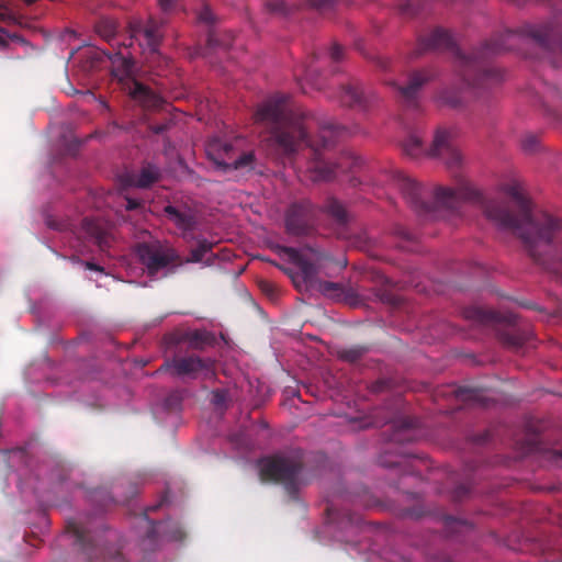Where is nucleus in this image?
<instances>
[{
  "label": "nucleus",
  "instance_id": "obj_1",
  "mask_svg": "<svg viewBox=\"0 0 562 562\" xmlns=\"http://www.w3.org/2000/svg\"><path fill=\"white\" fill-rule=\"evenodd\" d=\"M484 212L486 217L497 226L515 229L530 248L548 244L557 233L562 231V220L559 217L543 214L541 217L532 220L528 211L525 210L518 221L497 201H488L484 206Z\"/></svg>",
  "mask_w": 562,
  "mask_h": 562
},
{
  "label": "nucleus",
  "instance_id": "obj_2",
  "mask_svg": "<svg viewBox=\"0 0 562 562\" xmlns=\"http://www.w3.org/2000/svg\"><path fill=\"white\" fill-rule=\"evenodd\" d=\"M299 469L295 464L278 457L262 459L259 462V473L262 480L284 482L295 477Z\"/></svg>",
  "mask_w": 562,
  "mask_h": 562
},
{
  "label": "nucleus",
  "instance_id": "obj_3",
  "mask_svg": "<svg viewBox=\"0 0 562 562\" xmlns=\"http://www.w3.org/2000/svg\"><path fill=\"white\" fill-rule=\"evenodd\" d=\"M231 151H232V147L228 144L223 143L220 139L211 140L206 145V154H207V156L218 167H223V168L233 167V168L236 169V168H239L241 166L248 165L251 161V159H252V155L251 154H246L243 157H240L239 159H235L231 155Z\"/></svg>",
  "mask_w": 562,
  "mask_h": 562
},
{
  "label": "nucleus",
  "instance_id": "obj_4",
  "mask_svg": "<svg viewBox=\"0 0 562 562\" xmlns=\"http://www.w3.org/2000/svg\"><path fill=\"white\" fill-rule=\"evenodd\" d=\"M138 254L150 273L173 262L177 257L172 248L158 245H143Z\"/></svg>",
  "mask_w": 562,
  "mask_h": 562
},
{
  "label": "nucleus",
  "instance_id": "obj_5",
  "mask_svg": "<svg viewBox=\"0 0 562 562\" xmlns=\"http://www.w3.org/2000/svg\"><path fill=\"white\" fill-rule=\"evenodd\" d=\"M432 155L442 158L447 165L457 166L462 161V155L452 145V133L440 130L436 133L432 142Z\"/></svg>",
  "mask_w": 562,
  "mask_h": 562
},
{
  "label": "nucleus",
  "instance_id": "obj_6",
  "mask_svg": "<svg viewBox=\"0 0 562 562\" xmlns=\"http://www.w3.org/2000/svg\"><path fill=\"white\" fill-rule=\"evenodd\" d=\"M439 204L454 207L461 201H470L479 196V192L469 183H462L458 188H438L435 193Z\"/></svg>",
  "mask_w": 562,
  "mask_h": 562
},
{
  "label": "nucleus",
  "instance_id": "obj_7",
  "mask_svg": "<svg viewBox=\"0 0 562 562\" xmlns=\"http://www.w3.org/2000/svg\"><path fill=\"white\" fill-rule=\"evenodd\" d=\"M304 127L302 124H285L280 132H277L274 137L278 145L285 153H294L302 148L304 142Z\"/></svg>",
  "mask_w": 562,
  "mask_h": 562
},
{
  "label": "nucleus",
  "instance_id": "obj_8",
  "mask_svg": "<svg viewBox=\"0 0 562 562\" xmlns=\"http://www.w3.org/2000/svg\"><path fill=\"white\" fill-rule=\"evenodd\" d=\"M285 113V98L274 97L262 103L256 112L259 122H279Z\"/></svg>",
  "mask_w": 562,
  "mask_h": 562
},
{
  "label": "nucleus",
  "instance_id": "obj_9",
  "mask_svg": "<svg viewBox=\"0 0 562 562\" xmlns=\"http://www.w3.org/2000/svg\"><path fill=\"white\" fill-rule=\"evenodd\" d=\"M133 36L144 46V50L150 54L157 52L159 40L161 37L158 25L154 22H148L143 27L135 30Z\"/></svg>",
  "mask_w": 562,
  "mask_h": 562
},
{
  "label": "nucleus",
  "instance_id": "obj_10",
  "mask_svg": "<svg viewBox=\"0 0 562 562\" xmlns=\"http://www.w3.org/2000/svg\"><path fill=\"white\" fill-rule=\"evenodd\" d=\"M124 89L134 100L139 102L143 106L155 108L160 102V99L157 94L151 92L148 88L137 82L136 80L127 81Z\"/></svg>",
  "mask_w": 562,
  "mask_h": 562
},
{
  "label": "nucleus",
  "instance_id": "obj_11",
  "mask_svg": "<svg viewBox=\"0 0 562 562\" xmlns=\"http://www.w3.org/2000/svg\"><path fill=\"white\" fill-rule=\"evenodd\" d=\"M204 369V363L196 358H182L175 360L171 370L175 374L184 375L198 373Z\"/></svg>",
  "mask_w": 562,
  "mask_h": 562
},
{
  "label": "nucleus",
  "instance_id": "obj_12",
  "mask_svg": "<svg viewBox=\"0 0 562 562\" xmlns=\"http://www.w3.org/2000/svg\"><path fill=\"white\" fill-rule=\"evenodd\" d=\"M113 74L120 80L128 78L134 71V65L130 57L119 53L111 59Z\"/></svg>",
  "mask_w": 562,
  "mask_h": 562
},
{
  "label": "nucleus",
  "instance_id": "obj_13",
  "mask_svg": "<svg viewBox=\"0 0 562 562\" xmlns=\"http://www.w3.org/2000/svg\"><path fill=\"white\" fill-rule=\"evenodd\" d=\"M501 191L508 195V196H512L514 200H516L521 206L525 207V203H524V196H522V188H521V184L516 181V180H513L510 181L509 183H506V184H503L501 187Z\"/></svg>",
  "mask_w": 562,
  "mask_h": 562
},
{
  "label": "nucleus",
  "instance_id": "obj_14",
  "mask_svg": "<svg viewBox=\"0 0 562 562\" xmlns=\"http://www.w3.org/2000/svg\"><path fill=\"white\" fill-rule=\"evenodd\" d=\"M158 177V170L154 167H147L142 170L138 177L134 180L137 187H147L153 183Z\"/></svg>",
  "mask_w": 562,
  "mask_h": 562
},
{
  "label": "nucleus",
  "instance_id": "obj_15",
  "mask_svg": "<svg viewBox=\"0 0 562 562\" xmlns=\"http://www.w3.org/2000/svg\"><path fill=\"white\" fill-rule=\"evenodd\" d=\"M166 213L169 215L170 220L181 229L186 231L191 227V218L188 216H184L180 214L176 209L172 206L166 207Z\"/></svg>",
  "mask_w": 562,
  "mask_h": 562
},
{
  "label": "nucleus",
  "instance_id": "obj_16",
  "mask_svg": "<svg viewBox=\"0 0 562 562\" xmlns=\"http://www.w3.org/2000/svg\"><path fill=\"white\" fill-rule=\"evenodd\" d=\"M426 81V77L420 74V72H416L413 75V77L411 78L409 80V83L406 86V87H401L400 90H401V93L405 97V98H411L413 95V93L415 92V90L423 85V82Z\"/></svg>",
  "mask_w": 562,
  "mask_h": 562
},
{
  "label": "nucleus",
  "instance_id": "obj_17",
  "mask_svg": "<svg viewBox=\"0 0 562 562\" xmlns=\"http://www.w3.org/2000/svg\"><path fill=\"white\" fill-rule=\"evenodd\" d=\"M210 250V246L206 244H201L196 249L191 251L190 257L187 261L190 262H201Z\"/></svg>",
  "mask_w": 562,
  "mask_h": 562
},
{
  "label": "nucleus",
  "instance_id": "obj_18",
  "mask_svg": "<svg viewBox=\"0 0 562 562\" xmlns=\"http://www.w3.org/2000/svg\"><path fill=\"white\" fill-rule=\"evenodd\" d=\"M422 147V140L418 136H412L405 145L406 151L412 155H418Z\"/></svg>",
  "mask_w": 562,
  "mask_h": 562
},
{
  "label": "nucleus",
  "instance_id": "obj_19",
  "mask_svg": "<svg viewBox=\"0 0 562 562\" xmlns=\"http://www.w3.org/2000/svg\"><path fill=\"white\" fill-rule=\"evenodd\" d=\"M317 290L327 296H333L339 290L338 284L333 282H319L317 285Z\"/></svg>",
  "mask_w": 562,
  "mask_h": 562
},
{
  "label": "nucleus",
  "instance_id": "obj_20",
  "mask_svg": "<svg viewBox=\"0 0 562 562\" xmlns=\"http://www.w3.org/2000/svg\"><path fill=\"white\" fill-rule=\"evenodd\" d=\"M331 171H325L323 167L317 166L311 176L312 180H327L331 176Z\"/></svg>",
  "mask_w": 562,
  "mask_h": 562
},
{
  "label": "nucleus",
  "instance_id": "obj_21",
  "mask_svg": "<svg viewBox=\"0 0 562 562\" xmlns=\"http://www.w3.org/2000/svg\"><path fill=\"white\" fill-rule=\"evenodd\" d=\"M333 133L334 132H333V130L330 127H324L322 130V140H321V143L319 144H311V146H315L316 148H318L321 146L322 147L327 146L330 143V140L327 139V134L328 135H333Z\"/></svg>",
  "mask_w": 562,
  "mask_h": 562
},
{
  "label": "nucleus",
  "instance_id": "obj_22",
  "mask_svg": "<svg viewBox=\"0 0 562 562\" xmlns=\"http://www.w3.org/2000/svg\"><path fill=\"white\" fill-rule=\"evenodd\" d=\"M91 223H87V231L88 233L91 235V237L95 238V240L100 244V245H103L105 244V239L103 237V235L99 232V229L97 228H92L90 227Z\"/></svg>",
  "mask_w": 562,
  "mask_h": 562
},
{
  "label": "nucleus",
  "instance_id": "obj_23",
  "mask_svg": "<svg viewBox=\"0 0 562 562\" xmlns=\"http://www.w3.org/2000/svg\"><path fill=\"white\" fill-rule=\"evenodd\" d=\"M179 0H159L160 5L164 10L172 9Z\"/></svg>",
  "mask_w": 562,
  "mask_h": 562
},
{
  "label": "nucleus",
  "instance_id": "obj_24",
  "mask_svg": "<svg viewBox=\"0 0 562 562\" xmlns=\"http://www.w3.org/2000/svg\"><path fill=\"white\" fill-rule=\"evenodd\" d=\"M200 20L204 21V22H211L212 21V14H211V11L205 8L201 13H200Z\"/></svg>",
  "mask_w": 562,
  "mask_h": 562
},
{
  "label": "nucleus",
  "instance_id": "obj_25",
  "mask_svg": "<svg viewBox=\"0 0 562 562\" xmlns=\"http://www.w3.org/2000/svg\"><path fill=\"white\" fill-rule=\"evenodd\" d=\"M537 140L535 138H530V143L525 140L522 146L526 150H532L533 146L536 145Z\"/></svg>",
  "mask_w": 562,
  "mask_h": 562
},
{
  "label": "nucleus",
  "instance_id": "obj_26",
  "mask_svg": "<svg viewBox=\"0 0 562 562\" xmlns=\"http://www.w3.org/2000/svg\"><path fill=\"white\" fill-rule=\"evenodd\" d=\"M299 265L301 267V270H302V273L304 276V279H306V280L310 279V270H308V268L304 263H302L301 261H299Z\"/></svg>",
  "mask_w": 562,
  "mask_h": 562
},
{
  "label": "nucleus",
  "instance_id": "obj_27",
  "mask_svg": "<svg viewBox=\"0 0 562 562\" xmlns=\"http://www.w3.org/2000/svg\"><path fill=\"white\" fill-rule=\"evenodd\" d=\"M331 56L335 58V59H338L340 56H341V49L340 47L338 46H335L331 50Z\"/></svg>",
  "mask_w": 562,
  "mask_h": 562
},
{
  "label": "nucleus",
  "instance_id": "obj_28",
  "mask_svg": "<svg viewBox=\"0 0 562 562\" xmlns=\"http://www.w3.org/2000/svg\"><path fill=\"white\" fill-rule=\"evenodd\" d=\"M137 202L134 201V200H131V199H127V204H126V207L132 210V209H135L137 206Z\"/></svg>",
  "mask_w": 562,
  "mask_h": 562
},
{
  "label": "nucleus",
  "instance_id": "obj_29",
  "mask_svg": "<svg viewBox=\"0 0 562 562\" xmlns=\"http://www.w3.org/2000/svg\"><path fill=\"white\" fill-rule=\"evenodd\" d=\"M4 43V32L0 29V44Z\"/></svg>",
  "mask_w": 562,
  "mask_h": 562
},
{
  "label": "nucleus",
  "instance_id": "obj_30",
  "mask_svg": "<svg viewBox=\"0 0 562 562\" xmlns=\"http://www.w3.org/2000/svg\"><path fill=\"white\" fill-rule=\"evenodd\" d=\"M25 1L29 2V3L33 2V0H25Z\"/></svg>",
  "mask_w": 562,
  "mask_h": 562
}]
</instances>
